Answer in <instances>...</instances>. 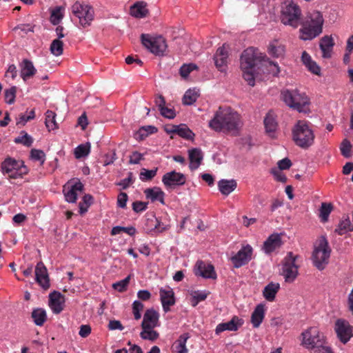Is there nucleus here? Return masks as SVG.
Masks as SVG:
<instances>
[{"instance_id":"1","label":"nucleus","mask_w":353,"mask_h":353,"mask_svg":"<svg viewBox=\"0 0 353 353\" xmlns=\"http://www.w3.org/2000/svg\"><path fill=\"white\" fill-rule=\"evenodd\" d=\"M241 116L230 108L219 107L208 123L215 132H228L236 134L241 127Z\"/></svg>"},{"instance_id":"2","label":"nucleus","mask_w":353,"mask_h":353,"mask_svg":"<svg viewBox=\"0 0 353 353\" xmlns=\"http://www.w3.org/2000/svg\"><path fill=\"white\" fill-rule=\"evenodd\" d=\"M261 59L262 57L258 54L257 50L252 47L247 48L241 54L240 62L243 77L251 86L255 84L256 67Z\"/></svg>"},{"instance_id":"3","label":"nucleus","mask_w":353,"mask_h":353,"mask_svg":"<svg viewBox=\"0 0 353 353\" xmlns=\"http://www.w3.org/2000/svg\"><path fill=\"white\" fill-rule=\"evenodd\" d=\"M324 19L319 11H312L307 15L306 21L301 29L300 38L302 40H311L319 36L323 30Z\"/></svg>"},{"instance_id":"4","label":"nucleus","mask_w":353,"mask_h":353,"mask_svg":"<svg viewBox=\"0 0 353 353\" xmlns=\"http://www.w3.org/2000/svg\"><path fill=\"white\" fill-rule=\"evenodd\" d=\"M281 99L290 108L300 112L309 110L310 99L307 96L297 90H284L281 92Z\"/></svg>"},{"instance_id":"5","label":"nucleus","mask_w":353,"mask_h":353,"mask_svg":"<svg viewBox=\"0 0 353 353\" xmlns=\"http://www.w3.org/2000/svg\"><path fill=\"white\" fill-rule=\"evenodd\" d=\"M292 137L296 145L305 149L313 144L314 134L305 121H299L292 129Z\"/></svg>"},{"instance_id":"6","label":"nucleus","mask_w":353,"mask_h":353,"mask_svg":"<svg viewBox=\"0 0 353 353\" xmlns=\"http://www.w3.org/2000/svg\"><path fill=\"white\" fill-rule=\"evenodd\" d=\"M331 248L325 236H321L317 241L312 252V261L314 266L322 270L329 262Z\"/></svg>"},{"instance_id":"7","label":"nucleus","mask_w":353,"mask_h":353,"mask_svg":"<svg viewBox=\"0 0 353 353\" xmlns=\"http://www.w3.org/2000/svg\"><path fill=\"white\" fill-rule=\"evenodd\" d=\"M1 170L3 174H7L9 179H22L26 175L29 170L22 160H17L12 157H7L1 163Z\"/></svg>"},{"instance_id":"8","label":"nucleus","mask_w":353,"mask_h":353,"mask_svg":"<svg viewBox=\"0 0 353 353\" xmlns=\"http://www.w3.org/2000/svg\"><path fill=\"white\" fill-rule=\"evenodd\" d=\"M301 10L292 0H287L282 7L281 19L283 24L296 28L300 24Z\"/></svg>"},{"instance_id":"9","label":"nucleus","mask_w":353,"mask_h":353,"mask_svg":"<svg viewBox=\"0 0 353 353\" xmlns=\"http://www.w3.org/2000/svg\"><path fill=\"white\" fill-rule=\"evenodd\" d=\"M302 344L307 349L316 348L319 352L325 346L324 335L316 327H310L302 333Z\"/></svg>"},{"instance_id":"10","label":"nucleus","mask_w":353,"mask_h":353,"mask_svg":"<svg viewBox=\"0 0 353 353\" xmlns=\"http://www.w3.org/2000/svg\"><path fill=\"white\" fill-rule=\"evenodd\" d=\"M141 39L142 44L152 54L157 56L163 55L167 44L163 37H152L148 34H142Z\"/></svg>"},{"instance_id":"11","label":"nucleus","mask_w":353,"mask_h":353,"mask_svg":"<svg viewBox=\"0 0 353 353\" xmlns=\"http://www.w3.org/2000/svg\"><path fill=\"white\" fill-rule=\"evenodd\" d=\"M296 257L290 252L283 259L281 274L287 283H292L298 276V266L295 264Z\"/></svg>"},{"instance_id":"12","label":"nucleus","mask_w":353,"mask_h":353,"mask_svg":"<svg viewBox=\"0 0 353 353\" xmlns=\"http://www.w3.org/2000/svg\"><path fill=\"white\" fill-rule=\"evenodd\" d=\"M71 9L72 14L79 19V22L83 27L90 24L94 17V11L90 6L77 1Z\"/></svg>"},{"instance_id":"13","label":"nucleus","mask_w":353,"mask_h":353,"mask_svg":"<svg viewBox=\"0 0 353 353\" xmlns=\"http://www.w3.org/2000/svg\"><path fill=\"white\" fill-rule=\"evenodd\" d=\"M334 330L339 341L346 344L353 337V326L345 319H339L334 324Z\"/></svg>"},{"instance_id":"14","label":"nucleus","mask_w":353,"mask_h":353,"mask_svg":"<svg viewBox=\"0 0 353 353\" xmlns=\"http://www.w3.org/2000/svg\"><path fill=\"white\" fill-rule=\"evenodd\" d=\"M253 249L251 245H246L243 246L234 256L230 259L233 267L239 268L248 264L252 258Z\"/></svg>"},{"instance_id":"15","label":"nucleus","mask_w":353,"mask_h":353,"mask_svg":"<svg viewBox=\"0 0 353 353\" xmlns=\"http://www.w3.org/2000/svg\"><path fill=\"white\" fill-rule=\"evenodd\" d=\"M83 189V185L79 180L74 183L68 182L63 190L65 201L68 203H75L78 192H82Z\"/></svg>"},{"instance_id":"16","label":"nucleus","mask_w":353,"mask_h":353,"mask_svg":"<svg viewBox=\"0 0 353 353\" xmlns=\"http://www.w3.org/2000/svg\"><path fill=\"white\" fill-rule=\"evenodd\" d=\"M186 181L185 176L180 172L172 171L165 173L162 178V182L166 187L174 188L183 185Z\"/></svg>"},{"instance_id":"17","label":"nucleus","mask_w":353,"mask_h":353,"mask_svg":"<svg viewBox=\"0 0 353 353\" xmlns=\"http://www.w3.org/2000/svg\"><path fill=\"white\" fill-rule=\"evenodd\" d=\"M160 299L163 310L165 312L170 310V307L175 304V297L173 290L167 286L159 290Z\"/></svg>"},{"instance_id":"18","label":"nucleus","mask_w":353,"mask_h":353,"mask_svg":"<svg viewBox=\"0 0 353 353\" xmlns=\"http://www.w3.org/2000/svg\"><path fill=\"white\" fill-rule=\"evenodd\" d=\"M228 59V52L226 49V45L223 44L219 48L214 55V64L216 68L221 72H225L227 70Z\"/></svg>"},{"instance_id":"19","label":"nucleus","mask_w":353,"mask_h":353,"mask_svg":"<svg viewBox=\"0 0 353 353\" xmlns=\"http://www.w3.org/2000/svg\"><path fill=\"white\" fill-rule=\"evenodd\" d=\"M283 244L281 236L280 234L274 233L268 236V238L263 243L262 248L263 251L270 254L276 250L280 248Z\"/></svg>"},{"instance_id":"20","label":"nucleus","mask_w":353,"mask_h":353,"mask_svg":"<svg viewBox=\"0 0 353 353\" xmlns=\"http://www.w3.org/2000/svg\"><path fill=\"white\" fill-rule=\"evenodd\" d=\"M195 274L205 279H216V274L212 265L198 261L195 266Z\"/></svg>"},{"instance_id":"21","label":"nucleus","mask_w":353,"mask_h":353,"mask_svg":"<svg viewBox=\"0 0 353 353\" xmlns=\"http://www.w3.org/2000/svg\"><path fill=\"white\" fill-rule=\"evenodd\" d=\"M64 305V297L59 292L54 291L49 295V306L54 314L62 312Z\"/></svg>"},{"instance_id":"22","label":"nucleus","mask_w":353,"mask_h":353,"mask_svg":"<svg viewBox=\"0 0 353 353\" xmlns=\"http://www.w3.org/2000/svg\"><path fill=\"white\" fill-rule=\"evenodd\" d=\"M35 279L37 282L43 288L48 289L50 287L48 271L42 262L37 264L35 268Z\"/></svg>"},{"instance_id":"23","label":"nucleus","mask_w":353,"mask_h":353,"mask_svg":"<svg viewBox=\"0 0 353 353\" xmlns=\"http://www.w3.org/2000/svg\"><path fill=\"white\" fill-rule=\"evenodd\" d=\"M243 324V320L234 316L230 321L218 324L215 329V332L216 334H219L226 330L236 331Z\"/></svg>"},{"instance_id":"24","label":"nucleus","mask_w":353,"mask_h":353,"mask_svg":"<svg viewBox=\"0 0 353 353\" xmlns=\"http://www.w3.org/2000/svg\"><path fill=\"white\" fill-rule=\"evenodd\" d=\"M159 314L154 309H148L145 311L141 323V328H154L157 326Z\"/></svg>"},{"instance_id":"25","label":"nucleus","mask_w":353,"mask_h":353,"mask_svg":"<svg viewBox=\"0 0 353 353\" xmlns=\"http://www.w3.org/2000/svg\"><path fill=\"white\" fill-rule=\"evenodd\" d=\"M19 68L20 76L24 81H26L32 78L37 72L33 63L27 59H23L19 63Z\"/></svg>"},{"instance_id":"26","label":"nucleus","mask_w":353,"mask_h":353,"mask_svg":"<svg viewBox=\"0 0 353 353\" xmlns=\"http://www.w3.org/2000/svg\"><path fill=\"white\" fill-rule=\"evenodd\" d=\"M188 157L190 160V169L191 170H196L200 166L203 158L201 150L196 148L189 150Z\"/></svg>"},{"instance_id":"27","label":"nucleus","mask_w":353,"mask_h":353,"mask_svg":"<svg viewBox=\"0 0 353 353\" xmlns=\"http://www.w3.org/2000/svg\"><path fill=\"white\" fill-rule=\"evenodd\" d=\"M334 45V43L332 37L324 36L321 39L319 46L323 58L328 59L331 57Z\"/></svg>"},{"instance_id":"28","label":"nucleus","mask_w":353,"mask_h":353,"mask_svg":"<svg viewBox=\"0 0 353 353\" xmlns=\"http://www.w3.org/2000/svg\"><path fill=\"white\" fill-rule=\"evenodd\" d=\"M237 187V183L234 179H221L218 182L219 190L223 195L228 196Z\"/></svg>"},{"instance_id":"29","label":"nucleus","mask_w":353,"mask_h":353,"mask_svg":"<svg viewBox=\"0 0 353 353\" xmlns=\"http://www.w3.org/2000/svg\"><path fill=\"white\" fill-rule=\"evenodd\" d=\"M279 289L280 284L279 283L270 282L264 288L263 295L267 301H273Z\"/></svg>"},{"instance_id":"30","label":"nucleus","mask_w":353,"mask_h":353,"mask_svg":"<svg viewBox=\"0 0 353 353\" xmlns=\"http://www.w3.org/2000/svg\"><path fill=\"white\" fill-rule=\"evenodd\" d=\"M265 316V308L262 304H259L255 307L251 316V322L254 327H259Z\"/></svg>"},{"instance_id":"31","label":"nucleus","mask_w":353,"mask_h":353,"mask_svg":"<svg viewBox=\"0 0 353 353\" xmlns=\"http://www.w3.org/2000/svg\"><path fill=\"white\" fill-rule=\"evenodd\" d=\"M144 194L147 199L152 201H159L161 203H164V192L158 187L152 188H147L144 190Z\"/></svg>"},{"instance_id":"32","label":"nucleus","mask_w":353,"mask_h":353,"mask_svg":"<svg viewBox=\"0 0 353 353\" xmlns=\"http://www.w3.org/2000/svg\"><path fill=\"white\" fill-rule=\"evenodd\" d=\"M159 225V220L153 214L146 215L144 230L148 234L153 235L157 227Z\"/></svg>"},{"instance_id":"33","label":"nucleus","mask_w":353,"mask_h":353,"mask_svg":"<svg viewBox=\"0 0 353 353\" xmlns=\"http://www.w3.org/2000/svg\"><path fill=\"white\" fill-rule=\"evenodd\" d=\"M263 122L266 132L268 133L270 137H274V132L277 128V122L273 113L271 112H268Z\"/></svg>"},{"instance_id":"34","label":"nucleus","mask_w":353,"mask_h":353,"mask_svg":"<svg viewBox=\"0 0 353 353\" xmlns=\"http://www.w3.org/2000/svg\"><path fill=\"white\" fill-rule=\"evenodd\" d=\"M146 3L141 1L137 2L130 7V14L136 18H143L147 16L148 10Z\"/></svg>"},{"instance_id":"35","label":"nucleus","mask_w":353,"mask_h":353,"mask_svg":"<svg viewBox=\"0 0 353 353\" xmlns=\"http://www.w3.org/2000/svg\"><path fill=\"white\" fill-rule=\"evenodd\" d=\"M157 131V128L152 125H145L139 128L138 131H137L134 137L137 141H143L150 134H154Z\"/></svg>"},{"instance_id":"36","label":"nucleus","mask_w":353,"mask_h":353,"mask_svg":"<svg viewBox=\"0 0 353 353\" xmlns=\"http://www.w3.org/2000/svg\"><path fill=\"white\" fill-rule=\"evenodd\" d=\"M31 316L34 323L38 326H42L47 319L46 312L42 308L33 310Z\"/></svg>"},{"instance_id":"37","label":"nucleus","mask_w":353,"mask_h":353,"mask_svg":"<svg viewBox=\"0 0 353 353\" xmlns=\"http://www.w3.org/2000/svg\"><path fill=\"white\" fill-rule=\"evenodd\" d=\"M268 52L274 57H281L285 53V47L279 43L277 41L272 42L268 47Z\"/></svg>"},{"instance_id":"38","label":"nucleus","mask_w":353,"mask_h":353,"mask_svg":"<svg viewBox=\"0 0 353 353\" xmlns=\"http://www.w3.org/2000/svg\"><path fill=\"white\" fill-rule=\"evenodd\" d=\"M190 338L188 333L181 334L175 343L174 348L176 353H188L186 343Z\"/></svg>"},{"instance_id":"39","label":"nucleus","mask_w":353,"mask_h":353,"mask_svg":"<svg viewBox=\"0 0 353 353\" xmlns=\"http://www.w3.org/2000/svg\"><path fill=\"white\" fill-rule=\"evenodd\" d=\"M64 8L63 6H57L52 10L50 14V22L53 25H58L64 16Z\"/></svg>"},{"instance_id":"40","label":"nucleus","mask_w":353,"mask_h":353,"mask_svg":"<svg viewBox=\"0 0 353 353\" xmlns=\"http://www.w3.org/2000/svg\"><path fill=\"white\" fill-rule=\"evenodd\" d=\"M209 294L210 292L205 290H197L192 292L191 293V305L193 307H196L199 304V303L205 301L207 299Z\"/></svg>"},{"instance_id":"41","label":"nucleus","mask_w":353,"mask_h":353,"mask_svg":"<svg viewBox=\"0 0 353 353\" xmlns=\"http://www.w3.org/2000/svg\"><path fill=\"white\" fill-rule=\"evenodd\" d=\"M349 231H353V225L348 218L341 221L335 229V232L339 235L345 234Z\"/></svg>"},{"instance_id":"42","label":"nucleus","mask_w":353,"mask_h":353,"mask_svg":"<svg viewBox=\"0 0 353 353\" xmlns=\"http://www.w3.org/2000/svg\"><path fill=\"white\" fill-rule=\"evenodd\" d=\"M45 124L49 131L53 130L58 128V125L56 121V114L52 110H47L46 112Z\"/></svg>"},{"instance_id":"43","label":"nucleus","mask_w":353,"mask_h":353,"mask_svg":"<svg viewBox=\"0 0 353 353\" xmlns=\"http://www.w3.org/2000/svg\"><path fill=\"white\" fill-rule=\"evenodd\" d=\"M14 143L22 144L26 147H30L33 143V138L26 131H21L19 136L14 139Z\"/></svg>"},{"instance_id":"44","label":"nucleus","mask_w":353,"mask_h":353,"mask_svg":"<svg viewBox=\"0 0 353 353\" xmlns=\"http://www.w3.org/2000/svg\"><path fill=\"white\" fill-rule=\"evenodd\" d=\"M34 117L35 112L34 109H32L29 112L26 111L24 114H21L19 115V117L17 119V125L24 126L28 121L34 119Z\"/></svg>"},{"instance_id":"45","label":"nucleus","mask_w":353,"mask_h":353,"mask_svg":"<svg viewBox=\"0 0 353 353\" xmlns=\"http://www.w3.org/2000/svg\"><path fill=\"white\" fill-rule=\"evenodd\" d=\"M140 336L143 340L154 341L159 338V334L157 331L154 330V328H142V331L140 333Z\"/></svg>"},{"instance_id":"46","label":"nucleus","mask_w":353,"mask_h":353,"mask_svg":"<svg viewBox=\"0 0 353 353\" xmlns=\"http://www.w3.org/2000/svg\"><path fill=\"white\" fill-rule=\"evenodd\" d=\"M90 152V143H86L78 145L74 150V156L77 159L87 157Z\"/></svg>"},{"instance_id":"47","label":"nucleus","mask_w":353,"mask_h":353,"mask_svg":"<svg viewBox=\"0 0 353 353\" xmlns=\"http://www.w3.org/2000/svg\"><path fill=\"white\" fill-rule=\"evenodd\" d=\"M50 50L56 57L61 55L63 52V43L59 39H54L50 44Z\"/></svg>"},{"instance_id":"48","label":"nucleus","mask_w":353,"mask_h":353,"mask_svg":"<svg viewBox=\"0 0 353 353\" xmlns=\"http://www.w3.org/2000/svg\"><path fill=\"white\" fill-rule=\"evenodd\" d=\"M174 132L180 137L185 139H191L194 134L192 132L184 125L176 126Z\"/></svg>"},{"instance_id":"49","label":"nucleus","mask_w":353,"mask_h":353,"mask_svg":"<svg viewBox=\"0 0 353 353\" xmlns=\"http://www.w3.org/2000/svg\"><path fill=\"white\" fill-rule=\"evenodd\" d=\"M197 97L196 92L190 89L183 95V103L188 105H192L196 101Z\"/></svg>"},{"instance_id":"50","label":"nucleus","mask_w":353,"mask_h":353,"mask_svg":"<svg viewBox=\"0 0 353 353\" xmlns=\"http://www.w3.org/2000/svg\"><path fill=\"white\" fill-rule=\"evenodd\" d=\"M352 147V145L348 139H343L340 145L341 154L345 158H350L351 156Z\"/></svg>"},{"instance_id":"51","label":"nucleus","mask_w":353,"mask_h":353,"mask_svg":"<svg viewBox=\"0 0 353 353\" xmlns=\"http://www.w3.org/2000/svg\"><path fill=\"white\" fill-rule=\"evenodd\" d=\"M17 88L12 86L4 92L5 101L8 104H12L15 101Z\"/></svg>"},{"instance_id":"52","label":"nucleus","mask_w":353,"mask_h":353,"mask_svg":"<svg viewBox=\"0 0 353 353\" xmlns=\"http://www.w3.org/2000/svg\"><path fill=\"white\" fill-rule=\"evenodd\" d=\"M332 207L331 204L322 203L320 208V217L323 222H326L328 219V216L332 211Z\"/></svg>"},{"instance_id":"53","label":"nucleus","mask_w":353,"mask_h":353,"mask_svg":"<svg viewBox=\"0 0 353 353\" xmlns=\"http://www.w3.org/2000/svg\"><path fill=\"white\" fill-rule=\"evenodd\" d=\"M143 304L138 300L132 303V313L135 320H139L141 317V311L143 309Z\"/></svg>"},{"instance_id":"54","label":"nucleus","mask_w":353,"mask_h":353,"mask_svg":"<svg viewBox=\"0 0 353 353\" xmlns=\"http://www.w3.org/2000/svg\"><path fill=\"white\" fill-rule=\"evenodd\" d=\"M130 276L112 284V288L118 292H124L130 283Z\"/></svg>"},{"instance_id":"55","label":"nucleus","mask_w":353,"mask_h":353,"mask_svg":"<svg viewBox=\"0 0 353 353\" xmlns=\"http://www.w3.org/2000/svg\"><path fill=\"white\" fill-rule=\"evenodd\" d=\"M30 157L34 161H40L41 164H43L46 161V154L41 150L32 149Z\"/></svg>"},{"instance_id":"56","label":"nucleus","mask_w":353,"mask_h":353,"mask_svg":"<svg viewBox=\"0 0 353 353\" xmlns=\"http://www.w3.org/2000/svg\"><path fill=\"white\" fill-rule=\"evenodd\" d=\"M197 69V66L194 63L189 64H183L179 70V73L181 76L183 78H186L188 77L190 73Z\"/></svg>"},{"instance_id":"57","label":"nucleus","mask_w":353,"mask_h":353,"mask_svg":"<svg viewBox=\"0 0 353 353\" xmlns=\"http://www.w3.org/2000/svg\"><path fill=\"white\" fill-rule=\"evenodd\" d=\"M133 174L132 172H128V177L121 180L119 182L117 183L116 185L120 186L122 190H126L133 183Z\"/></svg>"},{"instance_id":"58","label":"nucleus","mask_w":353,"mask_h":353,"mask_svg":"<svg viewBox=\"0 0 353 353\" xmlns=\"http://www.w3.org/2000/svg\"><path fill=\"white\" fill-rule=\"evenodd\" d=\"M157 169L149 170L143 168L140 173V179L143 181L151 180L157 174Z\"/></svg>"},{"instance_id":"59","label":"nucleus","mask_w":353,"mask_h":353,"mask_svg":"<svg viewBox=\"0 0 353 353\" xmlns=\"http://www.w3.org/2000/svg\"><path fill=\"white\" fill-rule=\"evenodd\" d=\"M271 174L274 176L275 179L278 181L285 183L287 181V177L282 172V170L277 168H272Z\"/></svg>"},{"instance_id":"60","label":"nucleus","mask_w":353,"mask_h":353,"mask_svg":"<svg viewBox=\"0 0 353 353\" xmlns=\"http://www.w3.org/2000/svg\"><path fill=\"white\" fill-rule=\"evenodd\" d=\"M159 111L163 117L170 119H174L176 116L174 109L170 108L165 105L161 108Z\"/></svg>"},{"instance_id":"61","label":"nucleus","mask_w":353,"mask_h":353,"mask_svg":"<svg viewBox=\"0 0 353 353\" xmlns=\"http://www.w3.org/2000/svg\"><path fill=\"white\" fill-rule=\"evenodd\" d=\"M143 159V155L137 152L134 151L130 156L129 163L130 164H139L141 160Z\"/></svg>"},{"instance_id":"62","label":"nucleus","mask_w":353,"mask_h":353,"mask_svg":"<svg viewBox=\"0 0 353 353\" xmlns=\"http://www.w3.org/2000/svg\"><path fill=\"white\" fill-rule=\"evenodd\" d=\"M128 199V194L125 192H121L118 195L117 205L119 208H125Z\"/></svg>"},{"instance_id":"63","label":"nucleus","mask_w":353,"mask_h":353,"mask_svg":"<svg viewBox=\"0 0 353 353\" xmlns=\"http://www.w3.org/2000/svg\"><path fill=\"white\" fill-rule=\"evenodd\" d=\"M148 203L143 201H135L132 203V209L135 212H141L146 210Z\"/></svg>"},{"instance_id":"64","label":"nucleus","mask_w":353,"mask_h":353,"mask_svg":"<svg viewBox=\"0 0 353 353\" xmlns=\"http://www.w3.org/2000/svg\"><path fill=\"white\" fill-rule=\"evenodd\" d=\"M292 165L291 161L288 159L285 158L283 159L278 162V168L279 169L283 170H288L289 169Z\"/></svg>"}]
</instances>
